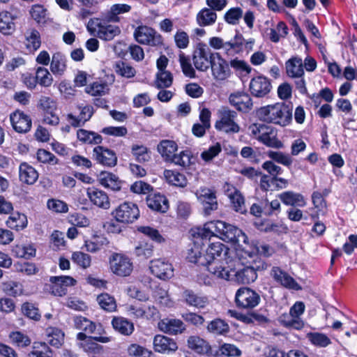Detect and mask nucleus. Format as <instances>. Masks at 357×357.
Returning a JSON list of instances; mask_svg holds the SVG:
<instances>
[{"mask_svg": "<svg viewBox=\"0 0 357 357\" xmlns=\"http://www.w3.org/2000/svg\"><path fill=\"white\" fill-rule=\"evenodd\" d=\"M197 234L202 239L214 236L224 241L234 243H238L241 237L244 238V234L241 229L221 220L206 222L203 229H198Z\"/></svg>", "mask_w": 357, "mask_h": 357, "instance_id": "f257e3e1", "label": "nucleus"}, {"mask_svg": "<svg viewBox=\"0 0 357 357\" xmlns=\"http://www.w3.org/2000/svg\"><path fill=\"white\" fill-rule=\"evenodd\" d=\"M257 114L262 121L281 126H287L291 120V109L283 102L262 107Z\"/></svg>", "mask_w": 357, "mask_h": 357, "instance_id": "f03ea898", "label": "nucleus"}, {"mask_svg": "<svg viewBox=\"0 0 357 357\" xmlns=\"http://www.w3.org/2000/svg\"><path fill=\"white\" fill-rule=\"evenodd\" d=\"M209 272L217 278L230 280L235 278V280L242 284H250L255 281L257 278L256 270L250 266H246L236 271L234 268L227 269L225 267L213 266L209 268Z\"/></svg>", "mask_w": 357, "mask_h": 357, "instance_id": "7ed1b4c3", "label": "nucleus"}, {"mask_svg": "<svg viewBox=\"0 0 357 357\" xmlns=\"http://www.w3.org/2000/svg\"><path fill=\"white\" fill-rule=\"evenodd\" d=\"M114 21H109L108 17L104 19H91V35L96 36L104 40H111L121 33L119 26L111 24Z\"/></svg>", "mask_w": 357, "mask_h": 357, "instance_id": "20e7f679", "label": "nucleus"}, {"mask_svg": "<svg viewBox=\"0 0 357 357\" xmlns=\"http://www.w3.org/2000/svg\"><path fill=\"white\" fill-rule=\"evenodd\" d=\"M252 135L267 146L280 149L283 144L277 138L276 130L264 124H254L250 128Z\"/></svg>", "mask_w": 357, "mask_h": 357, "instance_id": "39448f33", "label": "nucleus"}, {"mask_svg": "<svg viewBox=\"0 0 357 357\" xmlns=\"http://www.w3.org/2000/svg\"><path fill=\"white\" fill-rule=\"evenodd\" d=\"M216 53L213 52L205 43H198L192 53L195 68L199 71L206 72L210 68Z\"/></svg>", "mask_w": 357, "mask_h": 357, "instance_id": "423d86ee", "label": "nucleus"}, {"mask_svg": "<svg viewBox=\"0 0 357 357\" xmlns=\"http://www.w3.org/2000/svg\"><path fill=\"white\" fill-rule=\"evenodd\" d=\"M219 119L215 122V127L225 133H237L240 130L239 126L236 123L237 113L227 107H222L218 111Z\"/></svg>", "mask_w": 357, "mask_h": 357, "instance_id": "0eeeda50", "label": "nucleus"}, {"mask_svg": "<svg viewBox=\"0 0 357 357\" xmlns=\"http://www.w3.org/2000/svg\"><path fill=\"white\" fill-rule=\"evenodd\" d=\"M228 252L229 248L220 242L209 244L205 252L208 271H209V268L212 265L219 266L218 263L222 261H225L228 264Z\"/></svg>", "mask_w": 357, "mask_h": 357, "instance_id": "6e6552de", "label": "nucleus"}, {"mask_svg": "<svg viewBox=\"0 0 357 357\" xmlns=\"http://www.w3.org/2000/svg\"><path fill=\"white\" fill-rule=\"evenodd\" d=\"M112 215L116 222L129 224L139 217V210L135 204L126 202L120 204L112 212Z\"/></svg>", "mask_w": 357, "mask_h": 357, "instance_id": "1a4fd4ad", "label": "nucleus"}, {"mask_svg": "<svg viewBox=\"0 0 357 357\" xmlns=\"http://www.w3.org/2000/svg\"><path fill=\"white\" fill-rule=\"evenodd\" d=\"M235 301L238 307L252 309L260 302V296L248 287H241L236 293Z\"/></svg>", "mask_w": 357, "mask_h": 357, "instance_id": "9d476101", "label": "nucleus"}, {"mask_svg": "<svg viewBox=\"0 0 357 357\" xmlns=\"http://www.w3.org/2000/svg\"><path fill=\"white\" fill-rule=\"evenodd\" d=\"M195 195L203 206L204 215H209L218 208L216 192L214 190L204 187L200 188Z\"/></svg>", "mask_w": 357, "mask_h": 357, "instance_id": "9b49d317", "label": "nucleus"}, {"mask_svg": "<svg viewBox=\"0 0 357 357\" xmlns=\"http://www.w3.org/2000/svg\"><path fill=\"white\" fill-rule=\"evenodd\" d=\"M51 284L49 285L48 290L56 296H63L67 294L68 287L76 284L77 281L71 276L60 275L51 276L50 278Z\"/></svg>", "mask_w": 357, "mask_h": 357, "instance_id": "f8f14e48", "label": "nucleus"}, {"mask_svg": "<svg viewBox=\"0 0 357 357\" xmlns=\"http://www.w3.org/2000/svg\"><path fill=\"white\" fill-rule=\"evenodd\" d=\"M10 121L13 129L20 134L29 132L32 127L31 116L19 109L10 113Z\"/></svg>", "mask_w": 357, "mask_h": 357, "instance_id": "ddd939ff", "label": "nucleus"}, {"mask_svg": "<svg viewBox=\"0 0 357 357\" xmlns=\"http://www.w3.org/2000/svg\"><path fill=\"white\" fill-rule=\"evenodd\" d=\"M135 38L141 44H146L151 46H158L162 43L160 35L151 28L146 26H139L135 31Z\"/></svg>", "mask_w": 357, "mask_h": 357, "instance_id": "4468645a", "label": "nucleus"}, {"mask_svg": "<svg viewBox=\"0 0 357 357\" xmlns=\"http://www.w3.org/2000/svg\"><path fill=\"white\" fill-rule=\"evenodd\" d=\"M112 271L119 276L129 275L132 271V264L130 259L121 254H114L109 260Z\"/></svg>", "mask_w": 357, "mask_h": 357, "instance_id": "2eb2a0df", "label": "nucleus"}, {"mask_svg": "<svg viewBox=\"0 0 357 357\" xmlns=\"http://www.w3.org/2000/svg\"><path fill=\"white\" fill-rule=\"evenodd\" d=\"M272 85L270 79L264 75L253 77L249 84L251 94L256 98H264L271 91Z\"/></svg>", "mask_w": 357, "mask_h": 357, "instance_id": "dca6fc26", "label": "nucleus"}, {"mask_svg": "<svg viewBox=\"0 0 357 357\" xmlns=\"http://www.w3.org/2000/svg\"><path fill=\"white\" fill-rule=\"evenodd\" d=\"M181 298V301L186 305L195 308H204L208 304L207 296L190 289H184Z\"/></svg>", "mask_w": 357, "mask_h": 357, "instance_id": "f3484780", "label": "nucleus"}, {"mask_svg": "<svg viewBox=\"0 0 357 357\" xmlns=\"http://www.w3.org/2000/svg\"><path fill=\"white\" fill-rule=\"evenodd\" d=\"M153 349L155 352L170 354L178 349L176 342L167 336L156 335L153 340Z\"/></svg>", "mask_w": 357, "mask_h": 357, "instance_id": "a211bd4d", "label": "nucleus"}, {"mask_svg": "<svg viewBox=\"0 0 357 357\" xmlns=\"http://www.w3.org/2000/svg\"><path fill=\"white\" fill-rule=\"evenodd\" d=\"M150 270L153 275L162 280L169 279L174 275L172 265L165 259L152 260Z\"/></svg>", "mask_w": 357, "mask_h": 357, "instance_id": "6ab92c4d", "label": "nucleus"}, {"mask_svg": "<svg viewBox=\"0 0 357 357\" xmlns=\"http://www.w3.org/2000/svg\"><path fill=\"white\" fill-rule=\"evenodd\" d=\"M305 310V305L302 302H296L290 309L289 314L284 316L282 319L283 324L287 327H292L299 329L303 327V322L300 320L299 317Z\"/></svg>", "mask_w": 357, "mask_h": 357, "instance_id": "aec40b11", "label": "nucleus"}, {"mask_svg": "<svg viewBox=\"0 0 357 357\" xmlns=\"http://www.w3.org/2000/svg\"><path fill=\"white\" fill-rule=\"evenodd\" d=\"M229 102L237 110L248 112L252 109L253 102L250 96L243 91L231 93L229 98Z\"/></svg>", "mask_w": 357, "mask_h": 357, "instance_id": "412c9836", "label": "nucleus"}, {"mask_svg": "<svg viewBox=\"0 0 357 357\" xmlns=\"http://www.w3.org/2000/svg\"><path fill=\"white\" fill-rule=\"evenodd\" d=\"M93 157L100 164L113 167L117 163V157L114 151L102 146H98L93 149Z\"/></svg>", "mask_w": 357, "mask_h": 357, "instance_id": "4be33fe9", "label": "nucleus"}, {"mask_svg": "<svg viewBox=\"0 0 357 357\" xmlns=\"http://www.w3.org/2000/svg\"><path fill=\"white\" fill-rule=\"evenodd\" d=\"M212 75L218 80H225L230 75V68L228 63L216 53L210 66Z\"/></svg>", "mask_w": 357, "mask_h": 357, "instance_id": "5701e85b", "label": "nucleus"}, {"mask_svg": "<svg viewBox=\"0 0 357 357\" xmlns=\"http://www.w3.org/2000/svg\"><path fill=\"white\" fill-rule=\"evenodd\" d=\"M158 326L160 331L172 335L181 334L186 330L183 321L178 319L165 318L158 322Z\"/></svg>", "mask_w": 357, "mask_h": 357, "instance_id": "b1692460", "label": "nucleus"}, {"mask_svg": "<svg viewBox=\"0 0 357 357\" xmlns=\"http://www.w3.org/2000/svg\"><path fill=\"white\" fill-rule=\"evenodd\" d=\"M146 201L148 207L153 211L165 213L169 208L168 199L164 195L160 192H149Z\"/></svg>", "mask_w": 357, "mask_h": 357, "instance_id": "393cba45", "label": "nucleus"}, {"mask_svg": "<svg viewBox=\"0 0 357 357\" xmlns=\"http://www.w3.org/2000/svg\"><path fill=\"white\" fill-rule=\"evenodd\" d=\"M271 275L274 280L283 287L295 290L301 289L300 285L287 273L280 268L275 266L271 270Z\"/></svg>", "mask_w": 357, "mask_h": 357, "instance_id": "a878e982", "label": "nucleus"}, {"mask_svg": "<svg viewBox=\"0 0 357 357\" xmlns=\"http://www.w3.org/2000/svg\"><path fill=\"white\" fill-rule=\"evenodd\" d=\"M16 17L7 10L0 12V33L4 36L12 35L16 29Z\"/></svg>", "mask_w": 357, "mask_h": 357, "instance_id": "bb28decb", "label": "nucleus"}, {"mask_svg": "<svg viewBox=\"0 0 357 357\" xmlns=\"http://www.w3.org/2000/svg\"><path fill=\"white\" fill-rule=\"evenodd\" d=\"M98 181L102 186L119 191L121 188L122 181L113 173L102 171L97 176Z\"/></svg>", "mask_w": 357, "mask_h": 357, "instance_id": "cd10ccee", "label": "nucleus"}, {"mask_svg": "<svg viewBox=\"0 0 357 357\" xmlns=\"http://www.w3.org/2000/svg\"><path fill=\"white\" fill-rule=\"evenodd\" d=\"M280 201L287 206L291 207H304L306 205V201L304 197L294 191H285L278 195Z\"/></svg>", "mask_w": 357, "mask_h": 357, "instance_id": "c85d7f7f", "label": "nucleus"}, {"mask_svg": "<svg viewBox=\"0 0 357 357\" xmlns=\"http://www.w3.org/2000/svg\"><path fill=\"white\" fill-rule=\"evenodd\" d=\"M20 181L27 185H32L38 178V173L34 167L26 162H22L19 167Z\"/></svg>", "mask_w": 357, "mask_h": 357, "instance_id": "c756f323", "label": "nucleus"}, {"mask_svg": "<svg viewBox=\"0 0 357 357\" xmlns=\"http://www.w3.org/2000/svg\"><path fill=\"white\" fill-rule=\"evenodd\" d=\"M287 75L291 77H301L304 75L303 63L302 59L294 56L285 63Z\"/></svg>", "mask_w": 357, "mask_h": 357, "instance_id": "7c9ffc66", "label": "nucleus"}, {"mask_svg": "<svg viewBox=\"0 0 357 357\" xmlns=\"http://www.w3.org/2000/svg\"><path fill=\"white\" fill-rule=\"evenodd\" d=\"M6 226L16 231H21L26 227L28 220L26 215L19 212H13L6 221Z\"/></svg>", "mask_w": 357, "mask_h": 357, "instance_id": "2f4dec72", "label": "nucleus"}, {"mask_svg": "<svg viewBox=\"0 0 357 357\" xmlns=\"http://www.w3.org/2000/svg\"><path fill=\"white\" fill-rule=\"evenodd\" d=\"M47 342L52 347L59 348L64 342L65 334L63 331L56 327H48L46 328Z\"/></svg>", "mask_w": 357, "mask_h": 357, "instance_id": "473e14b6", "label": "nucleus"}, {"mask_svg": "<svg viewBox=\"0 0 357 357\" xmlns=\"http://www.w3.org/2000/svg\"><path fill=\"white\" fill-rule=\"evenodd\" d=\"M54 351L45 342H34L27 357H53Z\"/></svg>", "mask_w": 357, "mask_h": 357, "instance_id": "72a5a7b5", "label": "nucleus"}, {"mask_svg": "<svg viewBox=\"0 0 357 357\" xmlns=\"http://www.w3.org/2000/svg\"><path fill=\"white\" fill-rule=\"evenodd\" d=\"M217 19V14L211 8L202 9L197 15L196 20L200 26H207L213 24Z\"/></svg>", "mask_w": 357, "mask_h": 357, "instance_id": "f704fd0d", "label": "nucleus"}, {"mask_svg": "<svg viewBox=\"0 0 357 357\" xmlns=\"http://www.w3.org/2000/svg\"><path fill=\"white\" fill-rule=\"evenodd\" d=\"M112 324L115 331L124 335H130L134 331L133 324L123 317H114Z\"/></svg>", "mask_w": 357, "mask_h": 357, "instance_id": "c9c22d12", "label": "nucleus"}, {"mask_svg": "<svg viewBox=\"0 0 357 357\" xmlns=\"http://www.w3.org/2000/svg\"><path fill=\"white\" fill-rule=\"evenodd\" d=\"M66 58L61 52L52 55L50 69L53 74L61 75L66 70Z\"/></svg>", "mask_w": 357, "mask_h": 357, "instance_id": "e433bc0d", "label": "nucleus"}, {"mask_svg": "<svg viewBox=\"0 0 357 357\" xmlns=\"http://www.w3.org/2000/svg\"><path fill=\"white\" fill-rule=\"evenodd\" d=\"M25 40L26 47L30 51H36L41 45L40 34L36 29H31L26 31Z\"/></svg>", "mask_w": 357, "mask_h": 357, "instance_id": "4c0bfd02", "label": "nucleus"}, {"mask_svg": "<svg viewBox=\"0 0 357 357\" xmlns=\"http://www.w3.org/2000/svg\"><path fill=\"white\" fill-rule=\"evenodd\" d=\"M14 255L18 258L30 259L36 256V249L33 245H15L12 250Z\"/></svg>", "mask_w": 357, "mask_h": 357, "instance_id": "58836bf2", "label": "nucleus"}, {"mask_svg": "<svg viewBox=\"0 0 357 357\" xmlns=\"http://www.w3.org/2000/svg\"><path fill=\"white\" fill-rule=\"evenodd\" d=\"M177 150V144L172 140H162L158 145V151L162 157L169 161Z\"/></svg>", "mask_w": 357, "mask_h": 357, "instance_id": "ea45409f", "label": "nucleus"}, {"mask_svg": "<svg viewBox=\"0 0 357 357\" xmlns=\"http://www.w3.org/2000/svg\"><path fill=\"white\" fill-rule=\"evenodd\" d=\"M188 346L199 354L208 353L209 350H212L208 344L198 336H190L188 339Z\"/></svg>", "mask_w": 357, "mask_h": 357, "instance_id": "a19ab883", "label": "nucleus"}, {"mask_svg": "<svg viewBox=\"0 0 357 357\" xmlns=\"http://www.w3.org/2000/svg\"><path fill=\"white\" fill-rule=\"evenodd\" d=\"M91 202L103 209H108L110 202L107 195L102 190H96L91 193Z\"/></svg>", "mask_w": 357, "mask_h": 357, "instance_id": "79ce46f5", "label": "nucleus"}, {"mask_svg": "<svg viewBox=\"0 0 357 357\" xmlns=\"http://www.w3.org/2000/svg\"><path fill=\"white\" fill-rule=\"evenodd\" d=\"M187 259L190 262L206 266L205 254H202L201 247L197 243H194L193 246L188 250Z\"/></svg>", "mask_w": 357, "mask_h": 357, "instance_id": "37998d69", "label": "nucleus"}, {"mask_svg": "<svg viewBox=\"0 0 357 357\" xmlns=\"http://www.w3.org/2000/svg\"><path fill=\"white\" fill-rule=\"evenodd\" d=\"M10 343L18 348H25L31 344V338L21 331H13L9 334Z\"/></svg>", "mask_w": 357, "mask_h": 357, "instance_id": "c03bdc74", "label": "nucleus"}, {"mask_svg": "<svg viewBox=\"0 0 357 357\" xmlns=\"http://www.w3.org/2000/svg\"><path fill=\"white\" fill-rule=\"evenodd\" d=\"M164 175L167 181L175 186L183 188L187 185V179L185 175L172 170H165Z\"/></svg>", "mask_w": 357, "mask_h": 357, "instance_id": "a18cd8bd", "label": "nucleus"}, {"mask_svg": "<svg viewBox=\"0 0 357 357\" xmlns=\"http://www.w3.org/2000/svg\"><path fill=\"white\" fill-rule=\"evenodd\" d=\"M173 76L169 71H158L156 74L154 86L157 89H166L172 86Z\"/></svg>", "mask_w": 357, "mask_h": 357, "instance_id": "49530a36", "label": "nucleus"}, {"mask_svg": "<svg viewBox=\"0 0 357 357\" xmlns=\"http://www.w3.org/2000/svg\"><path fill=\"white\" fill-rule=\"evenodd\" d=\"M1 289L6 295L12 297H17L23 294L22 284L15 281L3 282Z\"/></svg>", "mask_w": 357, "mask_h": 357, "instance_id": "de8ad7c7", "label": "nucleus"}, {"mask_svg": "<svg viewBox=\"0 0 357 357\" xmlns=\"http://www.w3.org/2000/svg\"><path fill=\"white\" fill-rule=\"evenodd\" d=\"M37 82L41 86L49 87L53 82V77L49 70L45 68L39 66L36 70Z\"/></svg>", "mask_w": 357, "mask_h": 357, "instance_id": "09e8293b", "label": "nucleus"}, {"mask_svg": "<svg viewBox=\"0 0 357 357\" xmlns=\"http://www.w3.org/2000/svg\"><path fill=\"white\" fill-rule=\"evenodd\" d=\"M21 312L27 318L39 321L41 315L39 309L32 303L24 302L21 305Z\"/></svg>", "mask_w": 357, "mask_h": 357, "instance_id": "8fccbe9b", "label": "nucleus"}, {"mask_svg": "<svg viewBox=\"0 0 357 357\" xmlns=\"http://www.w3.org/2000/svg\"><path fill=\"white\" fill-rule=\"evenodd\" d=\"M131 153L135 160L140 163L148 162L151 159L148 149L143 145H132Z\"/></svg>", "mask_w": 357, "mask_h": 357, "instance_id": "3c124183", "label": "nucleus"}, {"mask_svg": "<svg viewBox=\"0 0 357 357\" xmlns=\"http://www.w3.org/2000/svg\"><path fill=\"white\" fill-rule=\"evenodd\" d=\"M97 301L103 310L108 312L115 311L116 303L114 298L108 294H101L97 296Z\"/></svg>", "mask_w": 357, "mask_h": 357, "instance_id": "603ef678", "label": "nucleus"}, {"mask_svg": "<svg viewBox=\"0 0 357 357\" xmlns=\"http://www.w3.org/2000/svg\"><path fill=\"white\" fill-rule=\"evenodd\" d=\"M179 63L182 69V72L186 77L190 78L195 77V70L193 68L191 63L190 58L188 56L185 55L184 53H181L179 54Z\"/></svg>", "mask_w": 357, "mask_h": 357, "instance_id": "864d4df0", "label": "nucleus"}, {"mask_svg": "<svg viewBox=\"0 0 357 357\" xmlns=\"http://www.w3.org/2000/svg\"><path fill=\"white\" fill-rule=\"evenodd\" d=\"M130 9L131 7L128 4H114L111 7L106 16L108 17L109 21L117 22L120 20L118 15L129 12Z\"/></svg>", "mask_w": 357, "mask_h": 357, "instance_id": "5fc2aeb1", "label": "nucleus"}, {"mask_svg": "<svg viewBox=\"0 0 357 357\" xmlns=\"http://www.w3.org/2000/svg\"><path fill=\"white\" fill-rule=\"evenodd\" d=\"M208 331L216 334L223 335L229 331V325L222 319H216L210 322L207 327Z\"/></svg>", "mask_w": 357, "mask_h": 357, "instance_id": "6e6d98bb", "label": "nucleus"}, {"mask_svg": "<svg viewBox=\"0 0 357 357\" xmlns=\"http://www.w3.org/2000/svg\"><path fill=\"white\" fill-rule=\"evenodd\" d=\"M36 158L38 162L51 165H57L59 159L50 151L44 149H39L36 153Z\"/></svg>", "mask_w": 357, "mask_h": 357, "instance_id": "4d7b16f0", "label": "nucleus"}, {"mask_svg": "<svg viewBox=\"0 0 357 357\" xmlns=\"http://www.w3.org/2000/svg\"><path fill=\"white\" fill-rule=\"evenodd\" d=\"M115 72L122 77L130 78L135 76V70L128 63L119 61L114 66Z\"/></svg>", "mask_w": 357, "mask_h": 357, "instance_id": "13d9d810", "label": "nucleus"}, {"mask_svg": "<svg viewBox=\"0 0 357 357\" xmlns=\"http://www.w3.org/2000/svg\"><path fill=\"white\" fill-rule=\"evenodd\" d=\"M128 354L132 357H152L153 353L137 344H131L127 349Z\"/></svg>", "mask_w": 357, "mask_h": 357, "instance_id": "bf43d9fd", "label": "nucleus"}, {"mask_svg": "<svg viewBox=\"0 0 357 357\" xmlns=\"http://www.w3.org/2000/svg\"><path fill=\"white\" fill-rule=\"evenodd\" d=\"M310 341L314 345L325 347L331 344L330 339L324 334L319 333H310L307 334Z\"/></svg>", "mask_w": 357, "mask_h": 357, "instance_id": "052dcab7", "label": "nucleus"}, {"mask_svg": "<svg viewBox=\"0 0 357 357\" xmlns=\"http://www.w3.org/2000/svg\"><path fill=\"white\" fill-rule=\"evenodd\" d=\"M233 209L238 213H244L246 212L245 199L240 192L229 197Z\"/></svg>", "mask_w": 357, "mask_h": 357, "instance_id": "680f3d73", "label": "nucleus"}, {"mask_svg": "<svg viewBox=\"0 0 357 357\" xmlns=\"http://www.w3.org/2000/svg\"><path fill=\"white\" fill-rule=\"evenodd\" d=\"M137 230L157 243L165 241L162 236L154 228L148 226H141L137 228Z\"/></svg>", "mask_w": 357, "mask_h": 357, "instance_id": "e2e57ef3", "label": "nucleus"}, {"mask_svg": "<svg viewBox=\"0 0 357 357\" xmlns=\"http://www.w3.org/2000/svg\"><path fill=\"white\" fill-rule=\"evenodd\" d=\"M49 209L56 212L64 213L68 211V204L61 200L51 199L47 201V203Z\"/></svg>", "mask_w": 357, "mask_h": 357, "instance_id": "0e129e2a", "label": "nucleus"}, {"mask_svg": "<svg viewBox=\"0 0 357 357\" xmlns=\"http://www.w3.org/2000/svg\"><path fill=\"white\" fill-rule=\"evenodd\" d=\"M268 156L274 161L283 165L289 167L292 163V160L288 154L279 151H269Z\"/></svg>", "mask_w": 357, "mask_h": 357, "instance_id": "69168bd1", "label": "nucleus"}, {"mask_svg": "<svg viewBox=\"0 0 357 357\" xmlns=\"http://www.w3.org/2000/svg\"><path fill=\"white\" fill-rule=\"evenodd\" d=\"M46 11L43 6L36 4L31 7L30 14L35 21L40 23L45 21Z\"/></svg>", "mask_w": 357, "mask_h": 357, "instance_id": "338daca9", "label": "nucleus"}, {"mask_svg": "<svg viewBox=\"0 0 357 357\" xmlns=\"http://www.w3.org/2000/svg\"><path fill=\"white\" fill-rule=\"evenodd\" d=\"M38 107L41 109L44 113L52 112L56 109V103L51 98L47 96H42L38 102Z\"/></svg>", "mask_w": 357, "mask_h": 357, "instance_id": "774afa93", "label": "nucleus"}]
</instances>
